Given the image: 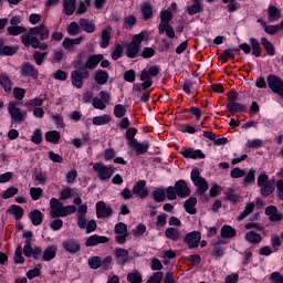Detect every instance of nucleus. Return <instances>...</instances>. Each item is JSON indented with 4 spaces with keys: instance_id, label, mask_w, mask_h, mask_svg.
<instances>
[{
    "instance_id": "1",
    "label": "nucleus",
    "mask_w": 283,
    "mask_h": 283,
    "mask_svg": "<svg viewBox=\"0 0 283 283\" xmlns=\"http://www.w3.org/2000/svg\"><path fill=\"white\" fill-rule=\"evenodd\" d=\"M83 103H92L94 109H105L112 101V93L107 91H101L99 97H94V92L87 91L83 93Z\"/></svg>"
},
{
    "instance_id": "2",
    "label": "nucleus",
    "mask_w": 283,
    "mask_h": 283,
    "mask_svg": "<svg viewBox=\"0 0 283 283\" xmlns=\"http://www.w3.org/2000/svg\"><path fill=\"white\" fill-rule=\"evenodd\" d=\"M72 213H76V206H63V202L56 198L50 200L51 218H66V216H72Z\"/></svg>"
},
{
    "instance_id": "3",
    "label": "nucleus",
    "mask_w": 283,
    "mask_h": 283,
    "mask_svg": "<svg viewBox=\"0 0 283 283\" xmlns=\"http://www.w3.org/2000/svg\"><path fill=\"white\" fill-rule=\"evenodd\" d=\"M87 205H82L77 208L76 220L80 229H85L86 233L96 231V221H87Z\"/></svg>"
},
{
    "instance_id": "4",
    "label": "nucleus",
    "mask_w": 283,
    "mask_h": 283,
    "mask_svg": "<svg viewBox=\"0 0 283 283\" xmlns=\"http://www.w3.org/2000/svg\"><path fill=\"white\" fill-rule=\"evenodd\" d=\"M143 41H149V32L142 31L134 35L133 41L126 46V56L128 59H136Z\"/></svg>"
},
{
    "instance_id": "5",
    "label": "nucleus",
    "mask_w": 283,
    "mask_h": 283,
    "mask_svg": "<svg viewBox=\"0 0 283 283\" xmlns=\"http://www.w3.org/2000/svg\"><path fill=\"white\" fill-rule=\"evenodd\" d=\"M174 19L171 11L164 10L160 12V23H159V34H165L168 39H174L176 36V31L174 27L169 25V21Z\"/></svg>"
},
{
    "instance_id": "6",
    "label": "nucleus",
    "mask_w": 283,
    "mask_h": 283,
    "mask_svg": "<svg viewBox=\"0 0 283 283\" xmlns=\"http://www.w3.org/2000/svg\"><path fill=\"white\" fill-rule=\"evenodd\" d=\"M93 171H95L97 178L102 182H107L112 176L116 172L114 166H106L105 164L96 163L93 165Z\"/></svg>"
},
{
    "instance_id": "7",
    "label": "nucleus",
    "mask_w": 283,
    "mask_h": 283,
    "mask_svg": "<svg viewBox=\"0 0 283 283\" xmlns=\"http://www.w3.org/2000/svg\"><path fill=\"white\" fill-rule=\"evenodd\" d=\"M190 178L198 189V193L202 196V193H206L209 189V182H207L206 178H202L200 176V170L198 168H193L190 174Z\"/></svg>"
},
{
    "instance_id": "8",
    "label": "nucleus",
    "mask_w": 283,
    "mask_h": 283,
    "mask_svg": "<svg viewBox=\"0 0 283 283\" xmlns=\"http://www.w3.org/2000/svg\"><path fill=\"white\" fill-rule=\"evenodd\" d=\"M268 85L270 90L273 92V94H277L281 98H283V80L275 75V74H270L266 77Z\"/></svg>"
},
{
    "instance_id": "9",
    "label": "nucleus",
    "mask_w": 283,
    "mask_h": 283,
    "mask_svg": "<svg viewBox=\"0 0 283 283\" xmlns=\"http://www.w3.org/2000/svg\"><path fill=\"white\" fill-rule=\"evenodd\" d=\"M256 184H258V187H260L261 189V193L263 196H271V193H273L274 191V182H271L269 180V175L266 174H261L258 179H256Z\"/></svg>"
},
{
    "instance_id": "10",
    "label": "nucleus",
    "mask_w": 283,
    "mask_h": 283,
    "mask_svg": "<svg viewBox=\"0 0 283 283\" xmlns=\"http://www.w3.org/2000/svg\"><path fill=\"white\" fill-rule=\"evenodd\" d=\"M8 112L11 116L12 123H23L25 122V118H28V113L25 111H21L14 102L9 104Z\"/></svg>"
},
{
    "instance_id": "11",
    "label": "nucleus",
    "mask_w": 283,
    "mask_h": 283,
    "mask_svg": "<svg viewBox=\"0 0 283 283\" xmlns=\"http://www.w3.org/2000/svg\"><path fill=\"white\" fill-rule=\"evenodd\" d=\"M85 78H90V72L75 70L71 73V83L76 90H81L84 85Z\"/></svg>"
},
{
    "instance_id": "12",
    "label": "nucleus",
    "mask_w": 283,
    "mask_h": 283,
    "mask_svg": "<svg viewBox=\"0 0 283 283\" xmlns=\"http://www.w3.org/2000/svg\"><path fill=\"white\" fill-rule=\"evenodd\" d=\"M140 81L143 82L142 84H134L133 90L135 92H143L145 90H149L151 87V75L147 71H142L139 75Z\"/></svg>"
},
{
    "instance_id": "13",
    "label": "nucleus",
    "mask_w": 283,
    "mask_h": 283,
    "mask_svg": "<svg viewBox=\"0 0 283 283\" xmlns=\"http://www.w3.org/2000/svg\"><path fill=\"white\" fill-rule=\"evenodd\" d=\"M200 240H202V235L199 231H192L186 234L185 242L188 245V249H197L200 244Z\"/></svg>"
},
{
    "instance_id": "14",
    "label": "nucleus",
    "mask_w": 283,
    "mask_h": 283,
    "mask_svg": "<svg viewBox=\"0 0 283 283\" xmlns=\"http://www.w3.org/2000/svg\"><path fill=\"white\" fill-rule=\"evenodd\" d=\"M133 193L138 196L142 200L149 196V190H147V182L145 180H139L133 187Z\"/></svg>"
},
{
    "instance_id": "15",
    "label": "nucleus",
    "mask_w": 283,
    "mask_h": 283,
    "mask_svg": "<svg viewBox=\"0 0 283 283\" xmlns=\"http://www.w3.org/2000/svg\"><path fill=\"white\" fill-rule=\"evenodd\" d=\"M237 231L231 226H223L221 228L220 237L221 239H218L217 244H226L224 240H229V238H235Z\"/></svg>"
},
{
    "instance_id": "16",
    "label": "nucleus",
    "mask_w": 283,
    "mask_h": 283,
    "mask_svg": "<svg viewBox=\"0 0 283 283\" xmlns=\"http://www.w3.org/2000/svg\"><path fill=\"white\" fill-rule=\"evenodd\" d=\"M62 247L66 251V253H71L73 255L74 253H78V251H81V242L74 239L63 241Z\"/></svg>"
},
{
    "instance_id": "17",
    "label": "nucleus",
    "mask_w": 283,
    "mask_h": 283,
    "mask_svg": "<svg viewBox=\"0 0 283 283\" xmlns=\"http://www.w3.org/2000/svg\"><path fill=\"white\" fill-rule=\"evenodd\" d=\"M39 34V25L29 29V32L21 35V41L25 48H30L32 45V39H36Z\"/></svg>"
},
{
    "instance_id": "18",
    "label": "nucleus",
    "mask_w": 283,
    "mask_h": 283,
    "mask_svg": "<svg viewBox=\"0 0 283 283\" xmlns=\"http://www.w3.org/2000/svg\"><path fill=\"white\" fill-rule=\"evenodd\" d=\"M180 154L184 156V158H191L192 160L205 158L202 150L193 148H182Z\"/></svg>"
},
{
    "instance_id": "19",
    "label": "nucleus",
    "mask_w": 283,
    "mask_h": 283,
    "mask_svg": "<svg viewBox=\"0 0 283 283\" xmlns=\"http://www.w3.org/2000/svg\"><path fill=\"white\" fill-rule=\"evenodd\" d=\"M96 216L97 218H109L112 216V208L104 201L96 203Z\"/></svg>"
},
{
    "instance_id": "20",
    "label": "nucleus",
    "mask_w": 283,
    "mask_h": 283,
    "mask_svg": "<svg viewBox=\"0 0 283 283\" xmlns=\"http://www.w3.org/2000/svg\"><path fill=\"white\" fill-rule=\"evenodd\" d=\"M266 216L270 218L271 222H280L283 220L282 212L277 211V207L270 206L265 209Z\"/></svg>"
},
{
    "instance_id": "21",
    "label": "nucleus",
    "mask_w": 283,
    "mask_h": 283,
    "mask_svg": "<svg viewBox=\"0 0 283 283\" xmlns=\"http://www.w3.org/2000/svg\"><path fill=\"white\" fill-rule=\"evenodd\" d=\"M13 85L14 84L12 83V80L10 78V75L8 73H0V87H2V90L7 92V94H9V92H12Z\"/></svg>"
},
{
    "instance_id": "22",
    "label": "nucleus",
    "mask_w": 283,
    "mask_h": 283,
    "mask_svg": "<svg viewBox=\"0 0 283 283\" xmlns=\"http://www.w3.org/2000/svg\"><path fill=\"white\" fill-rule=\"evenodd\" d=\"M175 189L177 190V196L180 198H187L189 193H191V190H189V187L187 186V182L185 180H179L175 185Z\"/></svg>"
},
{
    "instance_id": "23",
    "label": "nucleus",
    "mask_w": 283,
    "mask_h": 283,
    "mask_svg": "<svg viewBox=\"0 0 283 283\" xmlns=\"http://www.w3.org/2000/svg\"><path fill=\"white\" fill-rule=\"evenodd\" d=\"M105 242H109L107 237L93 234L86 240V247H96V244H105Z\"/></svg>"
},
{
    "instance_id": "24",
    "label": "nucleus",
    "mask_w": 283,
    "mask_h": 283,
    "mask_svg": "<svg viewBox=\"0 0 283 283\" xmlns=\"http://www.w3.org/2000/svg\"><path fill=\"white\" fill-rule=\"evenodd\" d=\"M111 39H112V28H111V27H106V28L102 31V36H101L99 46H101L103 50H105L106 48H108Z\"/></svg>"
},
{
    "instance_id": "25",
    "label": "nucleus",
    "mask_w": 283,
    "mask_h": 283,
    "mask_svg": "<svg viewBox=\"0 0 283 283\" xmlns=\"http://www.w3.org/2000/svg\"><path fill=\"white\" fill-rule=\"evenodd\" d=\"M103 59H104L103 54L91 55L85 63L86 70H96V67L98 66V63H101Z\"/></svg>"
},
{
    "instance_id": "26",
    "label": "nucleus",
    "mask_w": 283,
    "mask_h": 283,
    "mask_svg": "<svg viewBox=\"0 0 283 283\" xmlns=\"http://www.w3.org/2000/svg\"><path fill=\"white\" fill-rule=\"evenodd\" d=\"M244 240L249 242V244H260V242H262V234L251 230L244 234Z\"/></svg>"
},
{
    "instance_id": "27",
    "label": "nucleus",
    "mask_w": 283,
    "mask_h": 283,
    "mask_svg": "<svg viewBox=\"0 0 283 283\" xmlns=\"http://www.w3.org/2000/svg\"><path fill=\"white\" fill-rule=\"evenodd\" d=\"M115 258L118 264H127L129 262V252L123 248H118L115 251Z\"/></svg>"
},
{
    "instance_id": "28",
    "label": "nucleus",
    "mask_w": 283,
    "mask_h": 283,
    "mask_svg": "<svg viewBox=\"0 0 283 283\" xmlns=\"http://www.w3.org/2000/svg\"><path fill=\"white\" fill-rule=\"evenodd\" d=\"M59 251V248L56 245H49L44 252H43V260L44 262H50L51 260H54L56 258V252Z\"/></svg>"
},
{
    "instance_id": "29",
    "label": "nucleus",
    "mask_w": 283,
    "mask_h": 283,
    "mask_svg": "<svg viewBox=\"0 0 283 283\" xmlns=\"http://www.w3.org/2000/svg\"><path fill=\"white\" fill-rule=\"evenodd\" d=\"M22 74L23 76H31V78H39V71L30 63L23 65Z\"/></svg>"
},
{
    "instance_id": "30",
    "label": "nucleus",
    "mask_w": 283,
    "mask_h": 283,
    "mask_svg": "<svg viewBox=\"0 0 283 283\" xmlns=\"http://www.w3.org/2000/svg\"><path fill=\"white\" fill-rule=\"evenodd\" d=\"M268 19L269 21H279V19H282V11L275 6H270L268 8Z\"/></svg>"
},
{
    "instance_id": "31",
    "label": "nucleus",
    "mask_w": 283,
    "mask_h": 283,
    "mask_svg": "<svg viewBox=\"0 0 283 283\" xmlns=\"http://www.w3.org/2000/svg\"><path fill=\"white\" fill-rule=\"evenodd\" d=\"M63 10L66 17H72L76 11V0H63Z\"/></svg>"
},
{
    "instance_id": "32",
    "label": "nucleus",
    "mask_w": 283,
    "mask_h": 283,
    "mask_svg": "<svg viewBox=\"0 0 283 283\" xmlns=\"http://www.w3.org/2000/svg\"><path fill=\"white\" fill-rule=\"evenodd\" d=\"M227 109L232 112V114H238V113L244 112L247 107L244 106V104L237 103L235 99H230L227 105Z\"/></svg>"
},
{
    "instance_id": "33",
    "label": "nucleus",
    "mask_w": 283,
    "mask_h": 283,
    "mask_svg": "<svg viewBox=\"0 0 283 283\" xmlns=\"http://www.w3.org/2000/svg\"><path fill=\"white\" fill-rule=\"evenodd\" d=\"M129 146L133 147L137 154H147V149H149L148 142L139 143L138 140H133Z\"/></svg>"
},
{
    "instance_id": "34",
    "label": "nucleus",
    "mask_w": 283,
    "mask_h": 283,
    "mask_svg": "<svg viewBox=\"0 0 283 283\" xmlns=\"http://www.w3.org/2000/svg\"><path fill=\"white\" fill-rule=\"evenodd\" d=\"M196 205H198V199H196V197H190L188 200H186L184 207L187 213L193 216L196 213Z\"/></svg>"
},
{
    "instance_id": "35",
    "label": "nucleus",
    "mask_w": 283,
    "mask_h": 283,
    "mask_svg": "<svg viewBox=\"0 0 283 283\" xmlns=\"http://www.w3.org/2000/svg\"><path fill=\"white\" fill-rule=\"evenodd\" d=\"M45 140L56 145L61 140V133H59V130H49L45 134Z\"/></svg>"
},
{
    "instance_id": "36",
    "label": "nucleus",
    "mask_w": 283,
    "mask_h": 283,
    "mask_svg": "<svg viewBox=\"0 0 283 283\" xmlns=\"http://www.w3.org/2000/svg\"><path fill=\"white\" fill-rule=\"evenodd\" d=\"M32 224H34V227H39V224H41L43 222V213H41L40 210H32L30 212L29 216Z\"/></svg>"
},
{
    "instance_id": "37",
    "label": "nucleus",
    "mask_w": 283,
    "mask_h": 283,
    "mask_svg": "<svg viewBox=\"0 0 283 283\" xmlns=\"http://www.w3.org/2000/svg\"><path fill=\"white\" fill-rule=\"evenodd\" d=\"M142 13L145 21H147L148 19H151V17H154V7L151 6V3L144 2L142 6Z\"/></svg>"
},
{
    "instance_id": "38",
    "label": "nucleus",
    "mask_w": 283,
    "mask_h": 283,
    "mask_svg": "<svg viewBox=\"0 0 283 283\" xmlns=\"http://www.w3.org/2000/svg\"><path fill=\"white\" fill-rule=\"evenodd\" d=\"M250 48H252L253 56L260 57L262 56V48H260V41L255 38H250Z\"/></svg>"
},
{
    "instance_id": "39",
    "label": "nucleus",
    "mask_w": 283,
    "mask_h": 283,
    "mask_svg": "<svg viewBox=\"0 0 283 283\" xmlns=\"http://www.w3.org/2000/svg\"><path fill=\"white\" fill-rule=\"evenodd\" d=\"M80 25L84 30V32H87V34H93V32H96V25L88 20H80Z\"/></svg>"
},
{
    "instance_id": "40",
    "label": "nucleus",
    "mask_w": 283,
    "mask_h": 283,
    "mask_svg": "<svg viewBox=\"0 0 283 283\" xmlns=\"http://www.w3.org/2000/svg\"><path fill=\"white\" fill-rule=\"evenodd\" d=\"M255 209V203L254 202H249L245 205L244 210L238 216L239 222L244 220L248 216H251L253 213V210Z\"/></svg>"
},
{
    "instance_id": "41",
    "label": "nucleus",
    "mask_w": 283,
    "mask_h": 283,
    "mask_svg": "<svg viewBox=\"0 0 283 283\" xmlns=\"http://www.w3.org/2000/svg\"><path fill=\"white\" fill-rule=\"evenodd\" d=\"M109 78V75L107 74V72L103 71V70H98L95 73V82L98 85H105V83H107Z\"/></svg>"
},
{
    "instance_id": "42",
    "label": "nucleus",
    "mask_w": 283,
    "mask_h": 283,
    "mask_svg": "<svg viewBox=\"0 0 283 283\" xmlns=\"http://www.w3.org/2000/svg\"><path fill=\"white\" fill-rule=\"evenodd\" d=\"M0 54L2 56H14L17 54V48L3 45V42H0Z\"/></svg>"
},
{
    "instance_id": "43",
    "label": "nucleus",
    "mask_w": 283,
    "mask_h": 283,
    "mask_svg": "<svg viewBox=\"0 0 283 283\" xmlns=\"http://www.w3.org/2000/svg\"><path fill=\"white\" fill-rule=\"evenodd\" d=\"M112 122V116L109 115H101V116H95L93 117V125H109Z\"/></svg>"
},
{
    "instance_id": "44",
    "label": "nucleus",
    "mask_w": 283,
    "mask_h": 283,
    "mask_svg": "<svg viewBox=\"0 0 283 283\" xmlns=\"http://www.w3.org/2000/svg\"><path fill=\"white\" fill-rule=\"evenodd\" d=\"M253 182H255V169H250L248 174L244 175L242 185L249 187V185H253Z\"/></svg>"
},
{
    "instance_id": "45",
    "label": "nucleus",
    "mask_w": 283,
    "mask_h": 283,
    "mask_svg": "<svg viewBox=\"0 0 283 283\" xmlns=\"http://www.w3.org/2000/svg\"><path fill=\"white\" fill-rule=\"evenodd\" d=\"M165 235L166 238H168V240H172L174 242H177V240H180V231H178V229L176 228H168L165 231Z\"/></svg>"
},
{
    "instance_id": "46",
    "label": "nucleus",
    "mask_w": 283,
    "mask_h": 283,
    "mask_svg": "<svg viewBox=\"0 0 283 283\" xmlns=\"http://www.w3.org/2000/svg\"><path fill=\"white\" fill-rule=\"evenodd\" d=\"M9 213L14 216L15 220H21L23 218V208L21 206L13 205L9 208Z\"/></svg>"
},
{
    "instance_id": "47",
    "label": "nucleus",
    "mask_w": 283,
    "mask_h": 283,
    "mask_svg": "<svg viewBox=\"0 0 283 283\" xmlns=\"http://www.w3.org/2000/svg\"><path fill=\"white\" fill-rule=\"evenodd\" d=\"M261 44L265 48L269 56H275V46L266 38H261Z\"/></svg>"
},
{
    "instance_id": "48",
    "label": "nucleus",
    "mask_w": 283,
    "mask_h": 283,
    "mask_svg": "<svg viewBox=\"0 0 283 283\" xmlns=\"http://www.w3.org/2000/svg\"><path fill=\"white\" fill-rule=\"evenodd\" d=\"M66 32L70 36H77V34H81V27L76 22H71L66 28Z\"/></svg>"
},
{
    "instance_id": "49",
    "label": "nucleus",
    "mask_w": 283,
    "mask_h": 283,
    "mask_svg": "<svg viewBox=\"0 0 283 283\" xmlns=\"http://www.w3.org/2000/svg\"><path fill=\"white\" fill-rule=\"evenodd\" d=\"M127 281L129 283H143V274L138 271L130 272L127 275Z\"/></svg>"
},
{
    "instance_id": "50",
    "label": "nucleus",
    "mask_w": 283,
    "mask_h": 283,
    "mask_svg": "<svg viewBox=\"0 0 283 283\" xmlns=\"http://www.w3.org/2000/svg\"><path fill=\"white\" fill-rule=\"evenodd\" d=\"M198 12H202V4L200 0H195L193 3L188 8V14L193 15L198 14Z\"/></svg>"
},
{
    "instance_id": "51",
    "label": "nucleus",
    "mask_w": 283,
    "mask_h": 283,
    "mask_svg": "<svg viewBox=\"0 0 283 283\" xmlns=\"http://www.w3.org/2000/svg\"><path fill=\"white\" fill-rule=\"evenodd\" d=\"M39 36L40 41H48V39H50V29H48L43 23L39 25Z\"/></svg>"
},
{
    "instance_id": "52",
    "label": "nucleus",
    "mask_w": 283,
    "mask_h": 283,
    "mask_svg": "<svg viewBox=\"0 0 283 283\" xmlns=\"http://www.w3.org/2000/svg\"><path fill=\"white\" fill-rule=\"evenodd\" d=\"M7 32H8V34H10V36H19V34L25 33V28H23L21 25L20 27H8Z\"/></svg>"
},
{
    "instance_id": "53",
    "label": "nucleus",
    "mask_w": 283,
    "mask_h": 283,
    "mask_svg": "<svg viewBox=\"0 0 283 283\" xmlns=\"http://www.w3.org/2000/svg\"><path fill=\"white\" fill-rule=\"evenodd\" d=\"M125 114H127V108H125V105L117 104L114 107V116L115 118H124Z\"/></svg>"
},
{
    "instance_id": "54",
    "label": "nucleus",
    "mask_w": 283,
    "mask_h": 283,
    "mask_svg": "<svg viewBox=\"0 0 283 283\" xmlns=\"http://www.w3.org/2000/svg\"><path fill=\"white\" fill-rule=\"evenodd\" d=\"M165 196H166V191L165 189H161V188H157L153 192L155 202H165Z\"/></svg>"
},
{
    "instance_id": "55",
    "label": "nucleus",
    "mask_w": 283,
    "mask_h": 283,
    "mask_svg": "<svg viewBox=\"0 0 283 283\" xmlns=\"http://www.w3.org/2000/svg\"><path fill=\"white\" fill-rule=\"evenodd\" d=\"M92 6V0H82L78 2L77 14H85L87 8Z\"/></svg>"
},
{
    "instance_id": "56",
    "label": "nucleus",
    "mask_w": 283,
    "mask_h": 283,
    "mask_svg": "<svg viewBox=\"0 0 283 283\" xmlns=\"http://www.w3.org/2000/svg\"><path fill=\"white\" fill-rule=\"evenodd\" d=\"M17 193H19V188L17 187H9L3 193H2V198L3 200H8L10 198H14V196H17Z\"/></svg>"
},
{
    "instance_id": "57",
    "label": "nucleus",
    "mask_w": 283,
    "mask_h": 283,
    "mask_svg": "<svg viewBox=\"0 0 283 283\" xmlns=\"http://www.w3.org/2000/svg\"><path fill=\"white\" fill-rule=\"evenodd\" d=\"M31 140L34 143V145H41V143L43 142V133H41V128H36L33 132Z\"/></svg>"
},
{
    "instance_id": "58",
    "label": "nucleus",
    "mask_w": 283,
    "mask_h": 283,
    "mask_svg": "<svg viewBox=\"0 0 283 283\" xmlns=\"http://www.w3.org/2000/svg\"><path fill=\"white\" fill-rule=\"evenodd\" d=\"M273 249H275V251H279L280 248L282 247V237L277 235V234H273L271 237V240H270Z\"/></svg>"
},
{
    "instance_id": "59",
    "label": "nucleus",
    "mask_w": 283,
    "mask_h": 283,
    "mask_svg": "<svg viewBox=\"0 0 283 283\" xmlns=\"http://www.w3.org/2000/svg\"><path fill=\"white\" fill-rule=\"evenodd\" d=\"M30 45L34 50H36L38 48H39V50H48V43H41L39 41V38H32V41H31Z\"/></svg>"
},
{
    "instance_id": "60",
    "label": "nucleus",
    "mask_w": 283,
    "mask_h": 283,
    "mask_svg": "<svg viewBox=\"0 0 283 283\" xmlns=\"http://www.w3.org/2000/svg\"><path fill=\"white\" fill-rule=\"evenodd\" d=\"M72 196H74V190L70 187L64 188L60 193V200H69Z\"/></svg>"
},
{
    "instance_id": "61",
    "label": "nucleus",
    "mask_w": 283,
    "mask_h": 283,
    "mask_svg": "<svg viewBox=\"0 0 283 283\" xmlns=\"http://www.w3.org/2000/svg\"><path fill=\"white\" fill-rule=\"evenodd\" d=\"M230 176L234 179L244 178V176H247V172H244L243 169L235 167L230 171Z\"/></svg>"
},
{
    "instance_id": "62",
    "label": "nucleus",
    "mask_w": 283,
    "mask_h": 283,
    "mask_svg": "<svg viewBox=\"0 0 283 283\" xmlns=\"http://www.w3.org/2000/svg\"><path fill=\"white\" fill-rule=\"evenodd\" d=\"M250 149H258L262 147V139H249L245 144Z\"/></svg>"
},
{
    "instance_id": "63",
    "label": "nucleus",
    "mask_w": 283,
    "mask_h": 283,
    "mask_svg": "<svg viewBox=\"0 0 283 283\" xmlns=\"http://www.w3.org/2000/svg\"><path fill=\"white\" fill-rule=\"evenodd\" d=\"M88 265L91 269H101V258L99 256H93L88 259Z\"/></svg>"
},
{
    "instance_id": "64",
    "label": "nucleus",
    "mask_w": 283,
    "mask_h": 283,
    "mask_svg": "<svg viewBox=\"0 0 283 283\" xmlns=\"http://www.w3.org/2000/svg\"><path fill=\"white\" fill-rule=\"evenodd\" d=\"M270 280H271V282H273V283H283V275L280 274V272H273V273L270 275Z\"/></svg>"
}]
</instances>
